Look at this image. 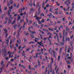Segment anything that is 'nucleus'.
Wrapping results in <instances>:
<instances>
[{"mask_svg": "<svg viewBox=\"0 0 74 74\" xmlns=\"http://www.w3.org/2000/svg\"><path fill=\"white\" fill-rule=\"evenodd\" d=\"M60 56H58V61H59L60 60Z\"/></svg>", "mask_w": 74, "mask_h": 74, "instance_id": "7c9ffc66", "label": "nucleus"}, {"mask_svg": "<svg viewBox=\"0 0 74 74\" xmlns=\"http://www.w3.org/2000/svg\"><path fill=\"white\" fill-rule=\"evenodd\" d=\"M38 44H39V45H41V46H42V47H44V45H42L43 44V43H42V42H38Z\"/></svg>", "mask_w": 74, "mask_h": 74, "instance_id": "39448f33", "label": "nucleus"}, {"mask_svg": "<svg viewBox=\"0 0 74 74\" xmlns=\"http://www.w3.org/2000/svg\"><path fill=\"white\" fill-rule=\"evenodd\" d=\"M4 32H5V33H7L8 32V30L5 29H4Z\"/></svg>", "mask_w": 74, "mask_h": 74, "instance_id": "b1692460", "label": "nucleus"}, {"mask_svg": "<svg viewBox=\"0 0 74 74\" xmlns=\"http://www.w3.org/2000/svg\"><path fill=\"white\" fill-rule=\"evenodd\" d=\"M64 33H65V30H63V35L64 36H64H67V33H66L65 35Z\"/></svg>", "mask_w": 74, "mask_h": 74, "instance_id": "7ed1b4c3", "label": "nucleus"}, {"mask_svg": "<svg viewBox=\"0 0 74 74\" xmlns=\"http://www.w3.org/2000/svg\"><path fill=\"white\" fill-rule=\"evenodd\" d=\"M7 10V7H5V11H6V10Z\"/></svg>", "mask_w": 74, "mask_h": 74, "instance_id": "603ef678", "label": "nucleus"}, {"mask_svg": "<svg viewBox=\"0 0 74 74\" xmlns=\"http://www.w3.org/2000/svg\"><path fill=\"white\" fill-rule=\"evenodd\" d=\"M38 23H39V24H41V21H39L38 22Z\"/></svg>", "mask_w": 74, "mask_h": 74, "instance_id": "338daca9", "label": "nucleus"}, {"mask_svg": "<svg viewBox=\"0 0 74 74\" xmlns=\"http://www.w3.org/2000/svg\"><path fill=\"white\" fill-rule=\"evenodd\" d=\"M11 17H12V15H10L9 16V19L8 22V24H10V23H11V21H12L11 20H10V19H11Z\"/></svg>", "mask_w": 74, "mask_h": 74, "instance_id": "f257e3e1", "label": "nucleus"}, {"mask_svg": "<svg viewBox=\"0 0 74 74\" xmlns=\"http://www.w3.org/2000/svg\"><path fill=\"white\" fill-rule=\"evenodd\" d=\"M26 23H24V24H23V29H24V28H25V25H26Z\"/></svg>", "mask_w": 74, "mask_h": 74, "instance_id": "a211bd4d", "label": "nucleus"}, {"mask_svg": "<svg viewBox=\"0 0 74 74\" xmlns=\"http://www.w3.org/2000/svg\"><path fill=\"white\" fill-rule=\"evenodd\" d=\"M10 4H12V3H13V0H10Z\"/></svg>", "mask_w": 74, "mask_h": 74, "instance_id": "2f4dec72", "label": "nucleus"}, {"mask_svg": "<svg viewBox=\"0 0 74 74\" xmlns=\"http://www.w3.org/2000/svg\"><path fill=\"white\" fill-rule=\"evenodd\" d=\"M41 5H39V8L38 10V11H40V10L41 9Z\"/></svg>", "mask_w": 74, "mask_h": 74, "instance_id": "5701e85b", "label": "nucleus"}, {"mask_svg": "<svg viewBox=\"0 0 74 74\" xmlns=\"http://www.w3.org/2000/svg\"><path fill=\"white\" fill-rule=\"evenodd\" d=\"M8 34L7 33H6L5 34V37H7V36H8Z\"/></svg>", "mask_w": 74, "mask_h": 74, "instance_id": "a18cd8bd", "label": "nucleus"}, {"mask_svg": "<svg viewBox=\"0 0 74 74\" xmlns=\"http://www.w3.org/2000/svg\"><path fill=\"white\" fill-rule=\"evenodd\" d=\"M18 49H20V51H22L23 49V48L21 47V46H20L18 48Z\"/></svg>", "mask_w": 74, "mask_h": 74, "instance_id": "2eb2a0df", "label": "nucleus"}, {"mask_svg": "<svg viewBox=\"0 0 74 74\" xmlns=\"http://www.w3.org/2000/svg\"><path fill=\"white\" fill-rule=\"evenodd\" d=\"M39 4H40V3H38L37 4V6H36L37 8H38V5H39Z\"/></svg>", "mask_w": 74, "mask_h": 74, "instance_id": "8fccbe9b", "label": "nucleus"}, {"mask_svg": "<svg viewBox=\"0 0 74 74\" xmlns=\"http://www.w3.org/2000/svg\"><path fill=\"white\" fill-rule=\"evenodd\" d=\"M73 37H74V35H73L72 36H71L70 37V38L71 40L72 39V38H73Z\"/></svg>", "mask_w": 74, "mask_h": 74, "instance_id": "c756f323", "label": "nucleus"}, {"mask_svg": "<svg viewBox=\"0 0 74 74\" xmlns=\"http://www.w3.org/2000/svg\"><path fill=\"white\" fill-rule=\"evenodd\" d=\"M24 21V20L21 19L20 20V21L19 23H21V22H23Z\"/></svg>", "mask_w": 74, "mask_h": 74, "instance_id": "cd10ccee", "label": "nucleus"}, {"mask_svg": "<svg viewBox=\"0 0 74 74\" xmlns=\"http://www.w3.org/2000/svg\"><path fill=\"white\" fill-rule=\"evenodd\" d=\"M72 23H71V22H69V24H68V25L69 26V25H71Z\"/></svg>", "mask_w": 74, "mask_h": 74, "instance_id": "680f3d73", "label": "nucleus"}, {"mask_svg": "<svg viewBox=\"0 0 74 74\" xmlns=\"http://www.w3.org/2000/svg\"><path fill=\"white\" fill-rule=\"evenodd\" d=\"M36 19H37V20H38V19H41V18H39V17H37L36 18Z\"/></svg>", "mask_w": 74, "mask_h": 74, "instance_id": "052dcab7", "label": "nucleus"}, {"mask_svg": "<svg viewBox=\"0 0 74 74\" xmlns=\"http://www.w3.org/2000/svg\"><path fill=\"white\" fill-rule=\"evenodd\" d=\"M22 27H21L19 29V32L21 30V29H22Z\"/></svg>", "mask_w": 74, "mask_h": 74, "instance_id": "a19ab883", "label": "nucleus"}, {"mask_svg": "<svg viewBox=\"0 0 74 74\" xmlns=\"http://www.w3.org/2000/svg\"><path fill=\"white\" fill-rule=\"evenodd\" d=\"M11 37V36H9L8 38V39L9 40V39H10Z\"/></svg>", "mask_w": 74, "mask_h": 74, "instance_id": "bf43d9fd", "label": "nucleus"}, {"mask_svg": "<svg viewBox=\"0 0 74 74\" xmlns=\"http://www.w3.org/2000/svg\"><path fill=\"white\" fill-rule=\"evenodd\" d=\"M8 18L7 17H6V18H5V21H8Z\"/></svg>", "mask_w": 74, "mask_h": 74, "instance_id": "6e6d98bb", "label": "nucleus"}, {"mask_svg": "<svg viewBox=\"0 0 74 74\" xmlns=\"http://www.w3.org/2000/svg\"><path fill=\"white\" fill-rule=\"evenodd\" d=\"M30 36H31V37H32V38H35V37H34V36L32 35H30Z\"/></svg>", "mask_w": 74, "mask_h": 74, "instance_id": "13d9d810", "label": "nucleus"}, {"mask_svg": "<svg viewBox=\"0 0 74 74\" xmlns=\"http://www.w3.org/2000/svg\"><path fill=\"white\" fill-rule=\"evenodd\" d=\"M14 51H16V47H14Z\"/></svg>", "mask_w": 74, "mask_h": 74, "instance_id": "e433bc0d", "label": "nucleus"}, {"mask_svg": "<svg viewBox=\"0 0 74 74\" xmlns=\"http://www.w3.org/2000/svg\"><path fill=\"white\" fill-rule=\"evenodd\" d=\"M17 42L19 44H20V43H21V40H17Z\"/></svg>", "mask_w": 74, "mask_h": 74, "instance_id": "c85d7f7f", "label": "nucleus"}, {"mask_svg": "<svg viewBox=\"0 0 74 74\" xmlns=\"http://www.w3.org/2000/svg\"><path fill=\"white\" fill-rule=\"evenodd\" d=\"M66 31L68 32L69 33H70V29L68 27L66 26Z\"/></svg>", "mask_w": 74, "mask_h": 74, "instance_id": "f03ea898", "label": "nucleus"}, {"mask_svg": "<svg viewBox=\"0 0 74 74\" xmlns=\"http://www.w3.org/2000/svg\"><path fill=\"white\" fill-rule=\"evenodd\" d=\"M45 5V3L44 2H43L42 3V8H44V6Z\"/></svg>", "mask_w": 74, "mask_h": 74, "instance_id": "aec40b11", "label": "nucleus"}, {"mask_svg": "<svg viewBox=\"0 0 74 74\" xmlns=\"http://www.w3.org/2000/svg\"><path fill=\"white\" fill-rule=\"evenodd\" d=\"M2 69H3V68H0V70H1V71H0V73H1V71H2Z\"/></svg>", "mask_w": 74, "mask_h": 74, "instance_id": "864d4df0", "label": "nucleus"}, {"mask_svg": "<svg viewBox=\"0 0 74 74\" xmlns=\"http://www.w3.org/2000/svg\"><path fill=\"white\" fill-rule=\"evenodd\" d=\"M31 12H32L33 10V8H32L31 10Z\"/></svg>", "mask_w": 74, "mask_h": 74, "instance_id": "0e129e2a", "label": "nucleus"}, {"mask_svg": "<svg viewBox=\"0 0 74 74\" xmlns=\"http://www.w3.org/2000/svg\"><path fill=\"white\" fill-rule=\"evenodd\" d=\"M4 15L3 14L1 16V19H3L4 18Z\"/></svg>", "mask_w": 74, "mask_h": 74, "instance_id": "bb28decb", "label": "nucleus"}, {"mask_svg": "<svg viewBox=\"0 0 74 74\" xmlns=\"http://www.w3.org/2000/svg\"><path fill=\"white\" fill-rule=\"evenodd\" d=\"M22 9H21L19 10V12H22Z\"/></svg>", "mask_w": 74, "mask_h": 74, "instance_id": "c03bdc74", "label": "nucleus"}, {"mask_svg": "<svg viewBox=\"0 0 74 74\" xmlns=\"http://www.w3.org/2000/svg\"><path fill=\"white\" fill-rule=\"evenodd\" d=\"M47 16H49V18H51L52 17V16H53V14H50V15L47 14Z\"/></svg>", "mask_w": 74, "mask_h": 74, "instance_id": "0eeeda50", "label": "nucleus"}, {"mask_svg": "<svg viewBox=\"0 0 74 74\" xmlns=\"http://www.w3.org/2000/svg\"><path fill=\"white\" fill-rule=\"evenodd\" d=\"M67 59H68V60H70L71 59V57H69L67 58Z\"/></svg>", "mask_w": 74, "mask_h": 74, "instance_id": "c9c22d12", "label": "nucleus"}, {"mask_svg": "<svg viewBox=\"0 0 74 74\" xmlns=\"http://www.w3.org/2000/svg\"><path fill=\"white\" fill-rule=\"evenodd\" d=\"M9 9H12V6H11V7H9Z\"/></svg>", "mask_w": 74, "mask_h": 74, "instance_id": "09e8293b", "label": "nucleus"}, {"mask_svg": "<svg viewBox=\"0 0 74 74\" xmlns=\"http://www.w3.org/2000/svg\"><path fill=\"white\" fill-rule=\"evenodd\" d=\"M29 32H30V33L31 34H33V35L34 34H35V33H36L35 32H33V31L31 32V30H29Z\"/></svg>", "mask_w": 74, "mask_h": 74, "instance_id": "423d86ee", "label": "nucleus"}, {"mask_svg": "<svg viewBox=\"0 0 74 74\" xmlns=\"http://www.w3.org/2000/svg\"><path fill=\"white\" fill-rule=\"evenodd\" d=\"M43 31H44L45 32V31H46L47 32H48V30H46V29H43Z\"/></svg>", "mask_w": 74, "mask_h": 74, "instance_id": "393cba45", "label": "nucleus"}, {"mask_svg": "<svg viewBox=\"0 0 74 74\" xmlns=\"http://www.w3.org/2000/svg\"><path fill=\"white\" fill-rule=\"evenodd\" d=\"M28 67L29 70H31V69H32V68H31V66L30 65H29Z\"/></svg>", "mask_w": 74, "mask_h": 74, "instance_id": "37998d69", "label": "nucleus"}, {"mask_svg": "<svg viewBox=\"0 0 74 74\" xmlns=\"http://www.w3.org/2000/svg\"><path fill=\"white\" fill-rule=\"evenodd\" d=\"M42 22V23H44V22H45V21L44 20V19H42V20L41 21Z\"/></svg>", "mask_w": 74, "mask_h": 74, "instance_id": "3c124183", "label": "nucleus"}, {"mask_svg": "<svg viewBox=\"0 0 74 74\" xmlns=\"http://www.w3.org/2000/svg\"><path fill=\"white\" fill-rule=\"evenodd\" d=\"M66 63L67 64H70V61H69V60L66 61Z\"/></svg>", "mask_w": 74, "mask_h": 74, "instance_id": "a878e982", "label": "nucleus"}, {"mask_svg": "<svg viewBox=\"0 0 74 74\" xmlns=\"http://www.w3.org/2000/svg\"><path fill=\"white\" fill-rule=\"evenodd\" d=\"M16 46L17 47H18V44L17 43L16 44Z\"/></svg>", "mask_w": 74, "mask_h": 74, "instance_id": "69168bd1", "label": "nucleus"}, {"mask_svg": "<svg viewBox=\"0 0 74 74\" xmlns=\"http://www.w3.org/2000/svg\"><path fill=\"white\" fill-rule=\"evenodd\" d=\"M32 22V21L31 20L28 23L29 25H30V23H31Z\"/></svg>", "mask_w": 74, "mask_h": 74, "instance_id": "ea45409f", "label": "nucleus"}, {"mask_svg": "<svg viewBox=\"0 0 74 74\" xmlns=\"http://www.w3.org/2000/svg\"><path fill=\"white\" fill-rule=\"evenodd\" d=\"M10 64V62H9L8 63H7V66H8L9 64Z\"/></svg>", "mask_w": 74, "mask_h": 74, "instance_id": "49530a36", "label": "nucleus"}, {"mask_svg": "<svg viewBox=\"0 0 74 74\" xmlns=\"http://www.w3.org/2000/svg\"><path fill=\"white\" fill-rule=\"evenodd\" d=\"M4 53H5V54H4V58H5V57H6V56H7V52H4Z\"/></svg>", "mask_w": 74, "mask_h": 74, "instance_id": "4468645a", "label": "nucleus"}, {"mask_svg": "<svg viewBox=\"0 0 74 74\" xmlns=\"http://www.w3.org/2000/svg\"><path fill=\"white\" fill-rule=\"evenodd\" d=\"M70 50H71V49L70 47H69L68 49V53H69L70 52Z\"/></svg>", "mask_w": 74, "mask_h": 74, "instance_id": "ddd939ff", "label": "nucleus"}, {"mask_svg": "<svg viewBox=\"0 0 74 74\" xmlns=\"http://www.w3.org/2000/svg\"><path fill=\"white\" fill-rule=\"evenodd\" d=\"M15 41V38H14V39L13 40V42H14Z\"/></svg>", "mask_w": 74, "mask_h": 74, "instance_id": "5fc2aeb1", "label": "nucleus"}, {"mask_svg": "<svg viewBox=\"0 0 74 74\" xmlns=\"http://www.w3.org/2000/svg\"><path fill=\"white\" fill-rule=\"evenodd\" d=\"M16 32H15L13 34V36H15V35H16Z\"/></svg>", "mask_w": 74, "mask_h": 74, "instance_id": "de8ad7c7", "label": "nucleus"}, {"mask_svg": "<svg viewBox=\"0 0 74 74\" xmlns=\"http://www.w3.org/2000/svg\"><path fill=\"white\" fill-rule=\"evenodd\" d=\"M62 47L60 50V54L61 55L62 53Z\"/></svg>", "mask_w": 74, "mask_h": 74, "instance_id": "1a4fd4ad", "label": "nucleus"}, {"mask_svg": "<svg viewBox=\"0 0 74 74\" xmlns=\"http://www.w3.org/2000/svg\"><path fill=\"white\" fill-rule=\"evenodd\" d=\"M38 54H36V58H38Z\"/></svg>", "mask_w": 74, "mask_h": 74, "instance_id": "e2e57ef3", "label": "nucleus"}, {"mask_svg": "<svg viewBox=\"0 0 74 74\" xmlns=\"http://www.w3.org/2000/svg\"><path fill=\"white\" fill-rule=\"evenodd\" d=\"M11 12V10L10 9L8 11V15H10V12Z\"/></svg>", "mask_w": 74, "mask_h": 74, "instance_id": "f8f14e48", "label": "nucleus"}, {"mask_svg": "<svg viewBox=\"0 0 74 74\" xmlns=\"http://www.w3.org/2000/svg\"><path fill=\"white\" fill-rule=\"evenodd\" d=\"M51 49H52L51 48H50V50H49L48 51H49V53H50L51 55H52V53H51Z\"/></svg>", "mask_w": 74, "mask_h": 74, "instance_id": "f3484780", "label": "nucleus"}, {"mask_svg": "<svg viewBox=\"0 0 74 74\" xmlns=\"http://www.w3.org/2000/svg\"><path fill=\"white\" fill-rule=\"evenodd\" d=\"M16 56H17V55L16 54L15 55V56L14 58V60H16V58H17Z\"/></svg>", "mask_w": 74, "mask_h": 74, "instance_id": "6ab92c4d", "label": "nucleus"}, {"mask_svg": "<svg viewBox=\"0 0 74 74\" xmlns=\"http://www.w3.org/2000/svg\"><path fill=\"white\" fill-rule=\"evenodd\" d=\"M49 6V5L47 4L46 5V7H48Z\"/></svg>", "mask_w": 74, "mask_h": 74, "instance_id": "774afa93", "label": "nucleus"}, {"mask_svg": "<svg viewBox=\"0 0 74 74\" xmlns=\"http://www.w3.org/2000/svg\"><path fill=\"white\" fill-rule=\"evenodd\" d=\"M14 29H15L17 27V25H14Z\"/></svg>", "mask_w": 74, "mask_h": 74, "instance_id": "412c9836", "label": "nucleus"}, {"mask_svg": "<svg viewBox=\"0 0 74 74\" xmlns=\"http://www.w3.org/2000/svg\"><path fill=\"white\" fill-rule=\"evenodd\" d=\"M18 18L17 19V21H19L20 19H21V16H20L18 15Z\"/></svg>", "mask_w": 74, "mask_h": 74, "instance_id": "9b49d317", "label": "nucleus"}, {"mask_svg": "<svg viewBox=\"0 0 74 74\" xmlns=\"http://www.w3.org/2000/svg\"><path fill=\"white\" fill-rule=\"evenodd\" d=\"M19 32H18V33L17 36H16V37H17V38H18V37H19Z\"/></svg>", "mask_w": 74, "mask_h": 74, "instance_id": "473e14b6", "label": "nucleus"}, {"mask_svg": "<svg viewBox=\"0 0 74 74\" xmlns=\"http://www.w3.org/2000/svg\"><path fill=\"white\" fill-rule=\"evenodd\" d=\"M38 66H40L41 64H40V62L38 61Z\"/></svg>", "mask_w": 74, "mask_h": 74, "instance_id": "72a5a7b5", "label": "nucleus"}, {"mask_svg": "<svg viewBox=\"0 0 74 74\" xmlns=\"http://www.w3.org/2000/svg\"><path fill=\"white\" fill-rule=\"evenodd\" d=\"M29 5L30 6V7H32V6H33V4L32 3V1H30Z\"/></svg>", "mask_w": 74, "mask_h": 74, "instance_id": "9d476101", "label": "nucleus"}, {"mask_svg": "<svg viewBox=\"0 0 74 74\" xmlns=\"http://www.w3.org/2000/svg\"><path fill=\"white\" fill-rule=\"evenodd\" d=\"M51 60L52 62H51V66H52V63H53V58H51Z\"/></svg>", "mask_w": 74, "mask_h": 74, "instance_id": "dca6fc26", "label": "nucleus"}, {"mask_svg": "<svg viewBox=\"0 0 74 74\" xmlns=\"http://www.w3.org/2000/svg\"><path fill=\"white\" fill-rule=\"evenodd\" d=\"M15 22H16L15 21H13V22L11 23V25H14V23H15Z\"/></svg>", "mask_w": 74, "mask_h": 74, "instance_id": "f704fd0d", "label": "nucleus"}, {"mask_svg": "<svg viewBox=\"0 0 74 74\" xmlns=\"http://www.w3.org/2000/svg\"><path fill=\"white\" fill-rule=\"evenodd\" d=\"M65 17H64V18H62V21L63 22H64V20H65Z\"/></svg>", "mask_w": 74, "mask_h": 74, "instance_id": "79ce46f5", "label": "nucleus"}, {"mask_svg": "<svg viewBox=\"0 0 74 74\" xmlns=\"http://www.w3.org/2000/svg\"><path fill=\"white\" fill-rule=\"evenodd\" d=\"M27 41V39L26 38H25L24 39V42H26Z\"/></svg>", "mask_w": 74, "mask_h": 74, "instance_id": "58836bf2", "label": "nucleus"}, {"mask_svg": "<svg viewBox=\"0 0 74 74\" xmlns=\"http://www.w3.org/2000/svg\"><path fill=\"white\" fill-rule=\"evenodd\" d=\"M47 38H45L43 39V40H44L45 41H46V40H47Z\"/></svg>", "mask_w": 74, "mask_h": 74, "instance_id": "4d7b16f0", "label": "nucleus"}, {"mask_svg": "<svg viewBox=\"0 0 74 74\" xmlns=\"http://www.w3.org/2000/svg\"><path fill=\"white\" fill-rule=\"evenodd\" d=\"M63 42L62 43V42H61L60 43V45L61 44H62V45L63 46L64 45V37H63Z\"/></svg>", "mask_w": 74, "mask_h": 74, "instance_id": "20e7f679", "label": "nucleus"}, {"mask_svg": "<svg viewBox=\"0 0 74 74\" xmlns=\"http://www.w3.org/2000/svg\"><path fill=\"white\" fill-rule=\"evenodd\" d=\"M1 66L2 67H4V62H1Z\"/></svg>", "mask_w": 74, "mask_h": 74, "instance_id": "6e6552de", "label": "nucleus"}, {"mask_svg": "<svg viewBox=\"0 0 74 74\" xmlns=\"http://www.w3.org/2000/svg\"><path fill=\"white\" fill-rule=\"evenodd\" d=\"M12 53V52H11V53H10V55H9V58H11V54Z\"/></svg>", "mask_w": 74, "mask_h": 74, "instance_id": "4c0bfd02", "label": "nucleus"}, {"mask_svg": "<svg viewBox=\"0 0 74 74\" xmlns=\"http://www.w3.org/2000/svg\"><path fill=\"white\" fill-rule=\"evenodd\" d=\"M9 42V40L8 39L6 41V43L7 44V45H8V43Z\"/></svg>", "mask_w": 74, "mask_h": 74, "instance_id": "4be33fe9", "label": "nucleus"}]
</instances>
